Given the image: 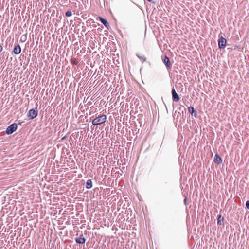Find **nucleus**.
Wrapping results in <instances>:
<instances>
[{
    "label": "nucleus",
    "instance_id": "nucleus-1",
    "mask_svg": "<svg viewBox=\"0 0 249 249\" xmlns=\"http://www.w3.org/2000/svg\"><path fill=\"white\" fill-rule=\"evenodd\" d=\"M107 120V116L105 115H99L92 121V124L94 125H98L104 123Z\"/></svg>",
    "mask_w": 249,
    "mask_h": 249
},
{
    "label": "nucleus",
    "instance_id": "nucleus-2",
    "mask_svg": "<svg viewBox=\"0 0 249 249\" xmlns=\"http://www.w3.org/2000/svg\"><path fill=\"white\" fill-rule=\"evenodd\" d=\"M17 128V125L15 123H13L10 124L6 130V133L8 135L12 134L15 132Z\"/></svg>",
    "mask_w": 249,
    "mask_h": 249
},
{
    "label": "nucleus",
    "instance_id": "nucleus-3",
    "mask_svg": "<svg viewBox=\"0 0 249 249\" xmlns=\"http://www.w3.org/2000/svg\"><path fill=\"white\" fill-rule=\"evenodd\" d=\"M37 113L38 111L36 107L35 109H31L28 112V117L30 119H33L36 117Z\"/></svg>",
    "mask_w": 249,
    "mask_h": 249
},
{
    "label": "nucleus",
    "instance_id": "nucleus-4",
    "mask_svg": "<svg viewBox=\"0 0 249 249\" xmlns=\"http://www.w3.org/2000/svg\"><path fill=\"white\" fill-rule=\"evenodd\" d=\"M218 47L220 49H224L226 46L227 40L223 36H221L218 40Z\"/></svg>",
    "mask_w": 249,
    "mask_h": 249
},
{
    "label": "nucleus",
    "instance_id": "nucleus-5",
    "mask_svg": "<svg viewBox=\"0 0 249 249\" xmlns=\"http://www.w3.org/2000/svg\"><path fill=\"white\" fill-rule=\"evenodd\" d=\"M172 95L173 101L174 102H178L179 100V97L175 89L173 88L172 89Z\"/></svg>",
    "mask_w": 249,
    "mask_h": 249
},
{
    "label": "nucleus",
    "instance_id": "nucleus-6",
    "mask_svg": "<svg viewBox=\"0 0 249 249\" xmlns=\"http://www.w3.org/2000/svg\"><path fill=\"white\" fill-rule=\"evenodd\" d=\"M162 60L167 67L170 68L171 66L169 58L166 56L164 55L162 57Z\"/></svg>",
    "mask_w": 249,
    "mask_h": 249
},
{
    "label": "nucleus",
    "instance_id": "nucleus-7",
    "mask_svg": "<svg viewBox=\"0 0 249 249\" xmlns=\"http://www.w3.org/2000/svg\"><path fill=\"white\" fill-rule=\"evenodd\" d=\"M75 242L78 244H84L86 242V239L83 237V235L82 234L79 237L76 238Z\"/></svg>",
    "mask_w": 249,
    "mask_h": 249
},
{
    "label": "nucleus",
    "instance_id": "nucleus-8",
    "mask_svg": "<svg viewBox=\"0 0 249 249\" xmlns=\"http://www.w3.org/2000/svg\"><path fill=\"white\" fill-rule=\"evenodd\" d=\"M98 18L100 20V21L104 25V26L107 28V29H109L110 28V25L109 24V23L107 22V20H106L105 19L103 18L102 17H98Z\"/></svg>",
    "mask_w": 249,
    "mask_h": 249
},
{
    "label": "nucleus",
    "instance_id": "nucleus-9",
    "mask_svg": "<svg viewBox=\"0 0 249 249\" xmlns=\"http://www.w3.org/2000/svg\"><path fill=\"white\" fill-rule=\"evenodd\" d=\"M13 52L15 54H18L20 53L21 48L18 44H17L16 46H15Z\"/></svg>",
    "mask_w": 249,
    "mask_h": 249
},
{
    "label": "nucleus",
    "instance_id": "nucleus-10",
    "mask_svg": "<svg viewBox=\"0 0 249 249\" xmlns=\"http://www.w3.org/2000/svg\"><path fill=\"white\" fill-rule=\"evenodd\" d=\"M214 161L218 164H220L222 163V160L218 154H216L214 157Z\"/></svg>",
    "mask_w": 249,
    "mask_h": 249
},
{
    "label": "nucleus",
    "instance_id": "nucleus-11",
    "mask_svg": "<svg viewBox=\"0 0 249 249\" xmlns=\"http://www.w3.org/2000/svg\"><path fill=\"white\" fill-rule=\"evenodd\" d=\"M92 187V181L91 179H89L87 181L86 187L88 189L91 188Z\"/></svg>",
    "mask_w": 249,
    "mask_h": 249
},
{
    "label": "nucleus",
    "instance_id": "nucleus-12",
    "mask_svg": "<svg viewBox=\"0 0 249 249\" xmlns=\"http://www.w3.org/2000/svg\"><path fill=\"white\" fill-rule=\"evenodd\" d=\"M224 218L222 217L221 215H219L217 217V224L219 225H223Z\"/></svg>",
    "mask_w": 249,
    "mask_h": 249
},
{
    "label": "nucleus",
    "instance_id": "nucleus-13",
    "mask_svg": "<svg viewBox=\"0 0 249 249\" xmlns=\"http://www.w3.org/2000/svg\"><path fill=\"white\" fill-rule=\"evenodd\" d=\"M188 111L192 114L193 115L194 113H195L196 114V110H195L194 108L192 107V106H190L189 107H188Z\"/></svg>",
    "mask_w": 249,
    "mask_h": 249
},
{
    "label": "nucleus",
    "instance_id": "nucleus-14",
    "mask_svg": "<svg viewBox=\"0 0 249 249\" xmlns=\"http://www.w3.org/2000/svg\"><path fill=\"white\" fill-rule=\"evenodd\" d=\"M141 61H142V63L145 62L147 66H148V67L150 66V64L149 62L146 61V58H145L144 57L141 56Z\"/></svg>",
    "mask_w": 249,
    "mask_h": 249
},
{
    "label": "nucleus",
    "instance_id": "nucleus-15",
    "mask_svg": "<svg viewBox=\"0 0 249 249\" xmlns=\"http://www.w3.org/2000/svg\"><path fill=\"white\" fill-rule=\"evenodd\" d=\"M65 15H66V16H67V17H70L72 15V12H71V11L70 10L66 12Z\"/></svg>",
    "mask_w": 249,
    "mask_h": 249
},
{
    "label": "nucleus",
    "instance_id": "nucleus-16",
    "mask_svg": "<svg viewBox=\"0 0 249 249\" xmlns=\"http://www.w3.org/2000/svg\"><path fill=\"white\" fill-rule=\"evenodd\" d=\"M246 207L247 209H249V200L246 201Z\"/></svg>",
    "mask_w": 249,
    "mask_h": 249
},
{
    "label": "nucleus",
    "instance_id": "nucleus-17",
    "mask_svg": "<svg viewBox=\"0 0 249 249\" xmlns=\"http://www.w3.org/2000/svg\"><path fill=\"white\" fill-rule=\"evenodd\" d=\"M184 203L186 205H187V199L186 197H185V199H184Z\"/></svg>",
    "mask_w": 249,
    "mask_h": 249
},
{
    "label": "nucleus",
    "instance_id": "nucleus-18",
    "mask_svg": "<svg viewBox=\"0 0 249 249\" xmlns=\"http://www.w3.org/2000/svg\"><path fill=\"white\" fill-rule=\"evenodd\" d=\"M135 131L136 132V134L137 135V133H138V132H139V130L138 131V132H136V130H135ZM134 132H134V130H133V135H134Z\"/></svg>",
    "mask_w": 249,
    "mask_h": 249
},
{
    "label": "nucleus",
    "instance_id": "nucleus-19",
    "mask_svg": "<svg viewBox=\"0 0 249 249\" xmlns=\"http://www.w3.org/2000/svg\"><path fill=\"white\" fill-rule=\"evenodd\" d=\"M2 49H3V48L1 46V45L0 44V52H1Z\"/></svg>",
    "mask_w": 249,
    "mask_h": 249
},
{
    "label": "nucleus",
    "instance_id": "nucleus-20",
    "mask_svg": "<svg viewBox=\"0 0 249 249\" xmlns=\"http://www.w3.org/2000/svg\"><path fill=\"white\" fill-rule=\"evenodd\" d=\"M66 138V136H64L62 138V140H65Z\"/></svg>",
    "mask_w": 249,
    "mask_h": 249
},
{
    "label": "nucleus",
    "instance_id": "nucleus-21",
    "mask_svg": "<svg viewBox=\"0 0 249 249\" xmlns=\"http://www.w3.org/2000/svg\"><path fill=\"white\" fill-rule=\"evenodd\" d=\"M137 55L140 59V55H139V54H137Z\"/></svg>",
    "mask_w": 249,
    "mask_h": 249
},
{
    "label": "nucleus",
    "instance_id": "nucleus-22",
    "mask_svg": "<svg viewBox=\"0 0 249 249\" xmlns=\"http://www.w3.org/2000/svg\"><path fill=\"white\" fill-rule=\"evenodd\" d=\"M26 36H25V38H24V40H23V41H25V40H26Z\"/></svg>",
    "mask_w": 249,
    "mask_h": 249
},
{
    "label": "nucleus",
    "instance_id": "nucleus-23",
    "mask_svg": "<svg viewBox=\"0 0 249 249\" xmlns=\"http://www.w3.org/2000/svg\"><path fill=\"white\" fill-rule=\"evenodd\" d=\"M147 0L148 1H149V2H151V1H152V0Z\"/></svg>",
    "mask_w": 249,
    "mask_h": 249
},
{
    "label": "nucleus",
    "instance_id": "nucleus-24",
    "mask_svg": "<svg viewBox=\"0 0 249 249\" xmlns=\"http://www.w3.org/2000/svg\"><path fill=\"white\" fill-rule=\"evenodd\" d=\"M74 63L75 64H76V63H75V61H74Z\"/></svg>",
    "mask_w": 249,
    "mask_h": 249
},
{
    "label": "nucleus",
    "instance_id": "nucleus-25",
    "mask_svg": "<svg viewBox=\"0 0 249 249\" xmlns=\"http://www.w3.org/2000/svg\"><path fill=\"white\" fill-rule=\"evenodd\" d=\"M74 63L75 64H76V63H75V61H74Z\"/></svg>",
    "mask_w": 249,
    "mask_h": 249
}]
</instances>
